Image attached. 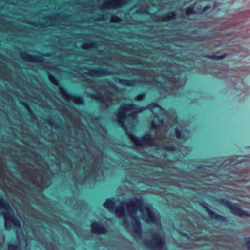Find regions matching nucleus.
<instances>
[{"mask_svg": "<svg viewBox=\"0 0 250 250\" xmlns=\"http://www.w3.org/2000/svg\"><path fill=\"white\" fill-rule=\"evenodd\" d=\"M78 137V133L75 136L70 135L69 139L76 141ZM80 141L85 149L76 144V152H74L66 148L72 145L70 140L68 142L64 141L62 145H55L52 154L59 171L68 173L76 188L79 185H91L104 179V152L99 147L94 148V153L90 150L89 147H92L94 143L87 130L82 136Z\"/></svg>", "mask_w": 250, "mask_h": 250, "instance_id": "obj_1", "label": "nucleus"}, {"mask_svg": "<svg viewBox=\"0 0 250 250\" xmlns=\"http://www.w3.org/2000/svg\"><path fill=\"white\" fill-rule=\"evenodd\" d=\"M174 50L169 43L161 44L156 47L145 46L138 53L141 58L149 59L152 62L142 60L140 63L145 67H157L159 69H147L146 77L142 83L157 88L160 93L176 95V90L182 87L186 81V72L177 65L169 62L168 60L159 61L160 58H167L170 60L174 56Z\"/></svg>", "mask_w": 250, "mask_h": 250, "instance_id": "obj_2", "label": "nucleus"}, {"mask_svg": "<svg viewBox=\"0 0 250 250\" xmlns=\"http://www.w3.org/2000/svg\"><path fill=\"white\" fill-rule=\"evenodd\" d=\"M27 159H30L31 157L26 154L12 156V161L16 164L17 169L25 184L26 188L22 190L31 195L42 196L43 189L51 183L53 173L48 165L44 162H34L33 164L19 162L26 161Z\"/></svg>", "mask_w": 250, "mask_h": 250, "instance_id": "obj_3", "label": "nucleus"}, {"mask_svg": "<svg viewBox=\"0 0 250 250\" xmlns=\"http://www.w3.org/2000/svg\"><path fill=\"white\" fill-rule=\"evenodd\" d=\"M147 108L149 109L154 115V119L151 124L152 128L156 129L162 127L164 125L165 119L167 116V112L160 105L155 103L150 104L146 107L138 106L132 104H122L117 110V122L126 133V131H128L125 124V121L127 118L126 112L132 111L129 116H133Z\"/></svg>", "mask_w": 250, "mask_h": 250, "instance_id": "obj_4", "label": "nucleus"}, {"mask_svg": "<svg viewBox=\"0 0 250 250\" xmlns=\"http://www.w3.org/2000/svg\"><path fill=\"white\" fill-rule=\"evenodd\" d=\"M212 167V165L197 166L196 168L198 170V173L202 174V175L200 176L198 178H194L191 175L185 176L184 173L176 167L169 168L168 172L169 175L174 176L178 178H180L176 183L178 187L182 188L194 190L196 189L194 185H197L196 182L203 180V178L206 177L204 174L208 175L213 173L212 170L213 168Z\"/></svg>", "mask_w": 250, "mask_h": 250, "instance_id": "obj_5", "label": "nucleus"}, {"mask_svg": "<svg viewBox=\"0 0 250 250\" xmlns=\"http://www.w3.org/2000/svg\"><path fill=\"white\" fill-rule=\"evenodd\" d=\"M125 206L128 214L132 220V231L134 233L138 235L139 238H141L142 227L140 219L136 214V212L139 210L142 214H144L143 200L142 198L134 197L126 202Z\"/></svg>", "mask_w": 250, "mask_h": 250, "instance_id": "obj_6", "label": "nucleus"}, {"mask_svg": "<svg viewBox=\"0 0 250 250\" xmlns=\"http://www.w3.org/2000/svg\"><path fill=\"white\" fill-rule=\"evenodd\" d=\"M74 14H62L60 13H56L52 16H47L42 18V28L48 27L49 26H55L56 25L55 20H58L60 22H64L66 27H73V23L76 22L74 20Z\"/></svg>", "mask_w": 250, "mask_h": 250, "instance_id": "obj_7", "label": "nucleus"}, {"mask_svg": "<svg viewBox=\"0 0 250 250\" xmlns=\"http://www.w3.org/2000/svg\"><path fill=\"white\" fill-rule=\"evenodd\" d=\"M0 209H3L6 211L1 212L4 220V227L6 230H10L11 229V225L14 227L20 228L21 227L20 220L17 218L14 214H11V207L10 204L4 201L2 197L0 198Z\"/></svg>", "mask_w": 250, "mask_h": 250, "instance_id": "obj_8", "label": "nucleus"}, {"mask_svg": "<svg viewBox=\"0 0 250 250\" xmlns=\"http://www.w3.org/2000/svg\"><path fill=\"white\" fill-rule=\"evenodd\" d=\"M40 54V55H32L21 49L19 50V55L20 58L23 61L32 63H40L39 68L41 70H44L45 69H49L50 67L47 66L45 63V58L44 57H50V54L43 53Z\"/></svg>", "mask_w": 250, "mask_h": 250, "instance_id": "obj_9", "label": "nucleus"}, {"mask_svg": "<svg viewBox=\"0 0 250 250\" xmlns=\"http://www.w3.org/2000/svg\"><path fill=\"white\" fill-rule=\"evenodd\" d=\"M145 246L151 250H167L165 238L158 233H155L152 238L144 241Z\"/></svg>", "mask_w": 250, "mask_h": 250, "instance_id": "obj_10", "label": "nucleus"}, {"mask_svg": "<svg viewBox=\"0 0 250 250\" xmlns=\"http://www.w3.org/2000/svg\"><path fill=\"white\" fill-rule=\"evenodd\" d=\"M126 134L131 142L137 147H141L146 146L152 145L153 143L152 136L150 133H146L142 137L138 138L133 135L130 131H126Z\"/></svg>", "mask_w": 250, "mask_h": 250, "instance_id": "obj_11", "label": "nucleus"}, {"mask_svg": "<svg viewBox=\"0 0 250 250\" xmlns=\"http://www.w3.org/2000/svg\"><path fill=\"white\" fill-rule=\"evenodd\" d=\"M219 202L223 206L230 210L231 213L234 215L242 218L250 217V214L243 210L238 204L232 203L226 199H220Z\"/></svg>", "mask_w": 250, "mask_h": 250, "instance_id": "obj_12", "label": "nucleus"}, {"mask_svg": "<svg viewBox=\"0 0 250 250\" xmlns=\"http://www.w3.org/2000/svg\"><path fill=\"white\" fill-rule=\"evenodd\" d=\"M126 4V0H105L99 6V9L101 10L116 9Z\"/></svg>", "mask_w": 250, "mask_h": 250, "instance_id": "obj_13", "label": "nucleus"}, {"mask_svg": "<svg viewBox=\"0 0 250 250\" xmlns=\"http://www.w3.org/2000/svg\"><path fill=\"white\" fill-rule=\"evenodd\" d=\"M85 69L87 70V71L84 72L83 74L93 78H99L111 75L114 74L112 71L108 69H101L99 67L93 69L85 67Z\"/></svg>", "mask_w": 250, "mask_h": 250, "instance_id": "obj_14", "label": "nucleus"}, {"mask_svg": "<svg viewBox=\"0 0 250 250\" xmlns=\"http://www.w3.org/2000/svg\"><path fill=\"white\" fill-rule=\"evenodd\" d=\"M60 95L66 101H72L77 105H82L84 104L83 98L81 96H75L67 93L63 88H60Z\"/></svg>", "mask_w": 250, "mask_h": 250, "instance_id": "obj_15", "label": "nucleus"}, {"mask_svg": "<svg viewBox=\"0 0 250 250\" xmlns=\"http://www.w3.org/2000/svg\"><path fill=\"white\" fill-rule=\"evenodd\" d=\"M142 215L144 219L147 222L157 224L160 222L152 209L148 206H144V213Z\"/></svg>", "mask_w": 250, "mask_h": 250, "instance_id": "obj_16", "label": "nucleus"}, {"mask_svg": "<svg viewBox=\"0 0 250 250\" xmlns=\"http://www.w3.org/2000/svg\"><path fill=\"white\" fill-rule=\"evenodd\" d=\"M202 205L205 211L208 214L211 219L218 220L222 222L226 221L227 220L225 217L217 214L216 213L210 209L208 207L209 205L208 203L205 202L202 204Z\"/></svg>", "mask_w": 250, "mask_h": 250, "instance_id": "obj_17", "label": "nucleus"}, {"mask_svg": "<svg viewBox=\"0 0 250 250\" xmlns=\"http://www.w3.org/2000/svg\"><path fill=\"white\" fill-rule=\"evenodd\" d=\"M91 231L93 233L97 234H105L107 230L105 227L98 222H93L91 225Z\"/></svg>", "mask_w": 250, "mask_h": 250, "instance_id": "obj_18", "label": "nucleus"}, {"mask_svg": "<svg viewBox=\"0 0 250 250\" xmlns=\"http://www.w3.org/2000/svg\"><path fill=\"white\" fill-rule=\"evenodd\" d=\"M113 80L116 83L126 86H133L136 84L137 82L136 79L126 80L124 79H121L118 77H114L113 78Z\"/></svg>", "mask_w": 250, "mask_h": 250, "instance_id": "obj_19", "label": "nucleus"}, {"mask_svg": "<svg viewBox=\"0 0 250 250\" xmlns=\"http://www.w3.org/2000/svg\"><path fill=\"white\" fill-rule=\"evenodd\" d=\"M0 94L2 98L5 100L8 103L11 104L13 106H15L16 102L14 98L10 94L8 90H1L0 91Z\"/></svg>", "mask_w": 250, "mask_h": 250, "instance_id": "obj_20", "label": "nucleus"}, {"mask_svg": "<svg viewBox=\"0 0 250 250\" xmlns=\"http://www.w3.org/2000/svg\"><path fill=\"white\" fill-rule=\"evenodd\" d=\"M9 69L5 64L0 62V79L7 80L9 78Z\"/></svg>", "mask_w": 250, "mask_h": 250, "instance_id": "obj_21", "label": "nucleus"}, {"mask_svg": "<svg viewBox=\"0 0 250 250\" xmlns=\"http://www.w3.org/2000/svg\"><path fill=\"white\" fill-rule=\"evenodd\" d=\"M99 46L100 44L98 42L95 41H93L83 43L81 45V48L84 50L91 49H97L99 48Z\"/></svg>", "mask_w": 250, "mask_h": 250, "instance_id": "obj_22", "label": "nucleus"}, {"mask_svg": "<svg viewBox=\"0 0 250 250\" xmlns=\"http://www.w3.org/2000/svg\"><path fill=\"white\" fill-rule=\"evenodd\" d=\"M98 103L100 104L102 109H106L113 104V101L110 97L107 99H104L102 97Z\"/></svg>", "mask_w": 250, "mask_h": 250, "instance_id": "obj_23", "label": "nucleus"}, {"mask_svg": "<svg viewBox=\"0 0 250 250\" xmlns=\"http://www.w3.org/2000/svg\"><path fill=\"white\" fill-rule=\"evenodd\" d=\"M177 13L175 11L170 12L167 14L162 16L161 18V20L163 22H168L171 20H173L176 19Z\"/></svg>", "mask_w": 250, "mask_h": 250, "instance_id": "obj_24", "label": "nucleus"}, {"mask_svg": "<svg viewBox=\"0 0 250 250\" xmlns=\"http://www.w3.org/2000/svg\"><path fill=\"white\" fill-rule=\"evenodd\" d=\"M119 207H115L114 209L115 210V212L117 215L119 217H123L125 216V206L123 205Z\"/></svg>", "mask_w": 250, "mask_h": 250, "instance_id": "obj_25", "label": "nucleus"}, {"mask_svg": "<svg viewBox=\"0 0 250 250\" xmlns=\"http://www.w3.org/2000/svg\"><path fill=\"white\" fill-rule=\"evenodd\" d=\"M47 74L49 80L51 82V83L58 87V88L59 89V93L60 94V88L63 87L62 86L60 85L58 79L56 77H55L53 75H52L50 72H47Z\"/></svg>", "mask_w": 250, "mask_h": 250, "instance_id": "obj_26", "label": "nucleus"}, {"mask_svg": "<svg viewBox=\"0 0 250 250\" xmlns=\"http://www.w3.org/2000/svg\"><path fill=\"white\" fill-rule=\"evenodd\" d=\"M46 122L51 128H53L56 130L62 129V126L59 125L58 123L55 122L51 118H48L46 120Z\"/></svg>", "mask_w": 250, "mask_h": 250, "instance_id": "obj_27", "label": "nucleus"}, {"mask_svg": "<svg viewBox=\"0 0 250 250\" xmlns=\"http://www.w3.org/2000/svg\"><path fill=\"white\" fill-rule=\"evenodd\" d=\"M19 103L22 104L24 107L27 109L30 114L32 116L33 118H36V115L35 114L33 110L30 108L29 104L24 101H22L21 100L19 99Z\"/></svg>", "mask_w": 250, "mask_h": 250, "instance_id": "obj_28", "label": "nucleus"}, {"mask_svg": "<svg viewBox=\"0 0 250 250\" xmlns=\"http://www.w3.org/2000/svg\"><path fill=\"white\" fill-rule=\"evenodd\" d=\"M77 4L80 5L84 8L93 7L94 5L93 0H89L87 2H86L85 1H81V0H78L77 1Z\"/></svg>", "mask_w": 250, "mask_h": 250, "instance_id": "obj_29", "label": "nucleus"}, {"mask_svg": "<svg viewBox=\"0 0 250 250\" xmlns=\"http://www.w3.org/2000/svg\"><path fill=\"white\" fill-rule=\"evenodd\" d=\"M103 206L109 210H112L114 209L115 203L111 199H107L105 202L103 204Z\"/></svg>", "mask_w": 250, "mask_h": 250, "instance_id": "obj_30", "label": "nucleus"}, {"mask_svg": "<svg viewBox=\"0 0 250 250\" xmlns=\"http://www.w3.org/2000/svg\"><path fill=\"white\" fill-rule=\"evenodd\" d=\"M87 95L88 97L92 99L96 100L98 102L103 97L102 94L100 92H98L96 94L87 93Z\"/></svg>", "mask_w": 250, "mask_h": 250, "instance_id": "obj_31", "label": "nucleus"}, {"mask_svg": "<svg viewBox=\"0 0 250 250\" xmlns=\"http://www.w3.org/2000/svg\"><path fill=\"white\" fill-rule=\"evenodd\" d=\"M16 227L18 228V229L16 231V235L17 240L20 243L22 238L24 237V235L23 231L21 229V227L20 228Z\"/></svg>", "mask_w": 250, "mask_h": 250, "instance_id": "obj_32", "label": "nucleus"}, {"mask_svg": "<svg viewBox=\"0 0 250 250\" xmlns=\"http://www.w3.org/2000/svg\"><path fill=\"white\" fill-rule=\"evenodd\" d=\"M175 136L177 139H182L184 141L187 139L185 133L180 131L177 128L175 129Z\"/></svg>", "mask_w": 250, "mask_h": 250, "instance_id": "obj_33", "label": "nucleus"}, {"mask_svg": "<svg viewBox=\"0 0 250 250\" xmlns=\"http://www.w3.org/2000/svg\"><path fill=\"white\" fill-rule=\"evenodd\" d=\"M226 56H227L226 54H224L223 55H219V56L215 55H207L206 57L207 58L210 59L211 60H221V59H222L225 58V57Z\"/></svg>", "mask_w": 250, "mask_h": 250, "instance_id": "obj_34", "label": "nucleus"}, {"mask_svg": "<svg viewBox=\"0 0 250 250\" xmlns=\"http://www.w3.org/2000/svg\"><path fill=\"white\" fill-rule=\"evenodd\" d=\"M164 149L167 151L171 152H179V150L176 148L173 145H166L164 146Z\"/></svg>", "mask_w": 250, "mask_h": 250, "instance_id": "obj_35", "label": "nucleus"}, {"mask_svg": "<svg viewBox=\"0 0 250 250\" xmlns=\"http://www.w3.org/2000/svg\"><path fill=\"white\" fill-rule=\"evenodd\" d=\"M185 13L187 16H189L191 14H195L196 11L193 6L189 7L186 9Z\"/></svg>", "mask_w": 250, "mask_h": 250, "instance_id": "obj_36", "label": "nucleus"}, {"mask_svg": "<svg viewBox=\"0 0 250 250\" xmlns=\"http://www.w3.org/2000/svg\"><path fill=\"white\" fill-rule=\"evenodd\" d=\"M122 21V19L116 15H113L110 18V22L111 23H120Z\"/></svg>", "mask_w": 250, "mask_h": 250, "instance_id": "obj_37", "label": "nucleus"}, {"mask_svg": "<svg viewBox=\"0 0 250 250\" xmlns=\"http://www.w3.org/2000/svg\"><path fill=\"white\" fill-rule=\"evenodd\" d=\"M8 250H22L19 245L9 244L8 246Z\"/></svg>", "mask_w": 250, "mask_h": 250, "instance_id": "obj_38", "label": "nucleus"}, {"mask_svg": "<svg viewBox=\"0 0 250 250\" xmlns=\"http://www.w3.org/2000/svg\"><path fill=\"white\" fill-rule=\"evenodd\" d=\"M29 24L33 26L40 28H42V25H43L42 24V22L39 21H30L29 22Z\"/></svg>", "mask_w": 250, "mask_h": 250, "instance_id": "obj_39", "label": "nucleus"}, {"mask_svg": "<svg viewBox=\"0 0 250 250\" xmlns=\"http://www.w3.org/2000/svg\"><path fill=\"white\" fill-rule=\"evenodd\" d=\"M182 236H183V240H185V239L186 240V243H185V244L186 245H189L190 244L191 241L190 240V238L185 233H181Z\"/></svg>", "mask_w": 250, "mask_h": 250, "instance_id": "obj_40", "label": "nucleus"}, {"mask_svg": "<svg viewBox=\"0 0 250 250\" xmlns=\"http://www.w3.org/2000/svg\"><path fill=\"white\" fill-rule=\"evenodd\" d=\"M122 225L124 226L127 230L129 229V224L127 218H125L122 223Z\"/></svg>", "mask_w": 250, "mask_h": 250, "instance_id": "obj_41", "label": "nucleus"}, {"mask_svg": "<svg viewBox=\"0 0 250 250\" xmlns=\"http://www.w3.org/2000/svg\"><path fill=\"white\" fill-rule=\"evenodd\" d=\"M108 16L105 14H103L101 16H100L97 19H96L97 21H106L108 20Z\"/></svg>", "mask_w": 250, "mask_h": 250, "instance_id": "obj_42", "label": "nucleus"}, {"mask_svg": "<svg viewBox=\"0 0 250 250\" xmlns=\"http://www.w3.org/2000/svg\"><path fill=\"white\" fill-rule=\"evenodd\" d=\"M136 13L137 14H148V11L145 8L141 7V8L138 9L136 12Z\"/></svg>", "mask_w": 250, "mask_h": 250, "instance_id": "obj_43", "label": "nucleus"}, {"mask_svg": "<svg viewBox=\"0 0 250 250\" xmlns=\"http://www.w3.org/2000/svg\"><path fill=\"white\" fill-rule=\"evenodd\" d=\"M145 96H146V93H143L142 94H139V95H137V96H136L135 98V100L136 101H142L145 98Z\"/></svg>", "mask_w": 250, "mask_h": 250, "instance_id": "obj_44", "label": "nucleus"}, {"mask_svg": "<svg viewBox=\"0 0 250 250\" xmlns=\"http://www.w3.org/2000/svg\"><path fill=\"white\" fill-rule=\"evenodd\" d=\"M76 203H78L79 204V207H77L76 204H75L74 205H73V208L75 209H79L80 208V209H81L83 208V206L82 205L83 204V202L82 201H76Z\"/></svg>", "mask_w": 250, "mask_h": 250, "instance_id": "obj_45", "label": "nucleus"}, {"mask_svg": "<svg viewBox=\"0 0 250 250\" xmlns=\"http://www.w3.org/2000/svg\"><path fill=\"white\" fill-rule=\"evenodd\" d=\"M245 241L246 245L247 247L248 250H250V237L245 238Z\"/></svg>", "mask_w": 250, "mask_h": 250, "instance_id": "obj_46", "label": "nucleus"}, {"mask_svg": "<svg viewBox=\"0 0 250 250\" xmlns=\"http://www.w3.org/2000/svg\"><path fill=\"white\" fill-rule=\"evenodd\" d=\"M94 63L96 65H101L102 63V59L95 57L94 58Z\"/></svg>", "mask_w": 250, "mask_h": 250, "instance_id": "obj_47", "label": "nucleus"}, {"mask_svg": "<svg viewBox=\"0 0 250 250\" xmlns=\"http://www.w3.org/2000/svg\"><path fill=\"white\" fill-rule=\"evenodd\" d=\"M60 41H64L67 43H68L71 42V38L70 37L62 38V39H60Z\"/></svg>", "mask_w": 250, "mask_h": 250, "instance_id": "obj_48", "label": "nucleus"}, {"mask_svg": "<svg viewBox=\"0 0 250 250\" xmlns=\"http://www.w3.org/2000/svg\"><path fill=\"white\" fill-rule=\"evenodd\" d=\"M49 139L48 140L50 142H54L55 140V136H54V134H53L52 133L49 135Z\"/></svg>", "mask_w": 250, "mask_h": 250, "instance_id": "obj_49", "label": "nucleus"}, {"mask_svg": "<svg viewBox=\"0 0 250 250\" xmlns=\"http://www.w3.org/2000/svg\"><path fill=\"white\" fill-rule=\"evenodd\" d=\"M182 149H183V152H182V150H180V153L183 155V156H185V155H187L188 154V152H187V149L186 148H185V147H183Z\"/></svg>", "mask_w": 250, "mask_h": 250, "instance_id": "obj_50", "label": "nucleus"}, {"mask_svg": "<svg viewBox=\"0 0 250 250\" xmlns=\"http://www.w3.org/2000/svg\"><path fill=\"white\" fill-rule=\"evenodd\" d=\"M63 129L65 130L66 132H70L71 131V128L69 125H67L65 126V128Z\"/></svg>", "mask_w": 250, "mask_h": 250, "instance_id": "obj_51", "label": "nucleus"}, {"mask_svg": "<svg viewBox=\"0 0 250 250\" xmlns=\"http://www.w3.org/2000/svg\"><path fill=\"white\" fill-rule=\"evenodd\" d=\"M24 143H26V144H28L29 146H31L32 147H34V148L38 147V146H31V145L29 143H28V142H24Z\"/></svg>", "mask_w": 250, "mask_h": 250, "instance_id": "obj_52", "label": "nucleus"}, {"mask_svg": "<svg viewBox=\"0 0 250 250\" xmlns=\"http://www.w3.org/2000/svg\"><path fill=\"white\" fill-rule=\"evenodd\" d=\"M239 164H240V163H235L234 164H232L231 166H235V167H236L237 165H238Z\"/></svg>", "mask_w": 250, "mask_h": 250, "instance_id": "obj_53", "label": "nucleus"}, {"mask_svg": "<svg viewBox=\"0 0 250 250\" xmlns=\"http://www.w3.org/2000/svg\"><path fill=\"white\" fill-rule=\"evenodd\" d=\"M186 248H187V250H193L192 249H190L189 246H187Z\"/></svg>", "mask_w": 250, "mask_h": 250, "instance_id": "obj_54", "label": "nucleus"}, {"mask_svg": "<svg viewBox=\"0 0 250 250\" xmlns=\"http://www.w3.org/2000/svg\"><path fill=\"white\" fill-rule=\"evenodd\" d=\"M194 173H197V171H194Z\"/></svg>", "mask_w": 250, "mask_h": 250, "instance_id": "obj_55", "label": "nucleus"}]
</instances>
